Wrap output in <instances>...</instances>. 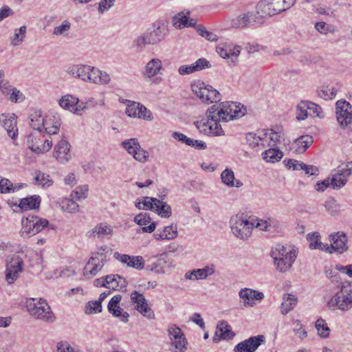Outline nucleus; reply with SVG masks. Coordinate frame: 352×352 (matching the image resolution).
Segmentation results:
<instances>
[{"label": "nucleus", "instance_id": "63", "mask_svg": "<svg viewBox=\"0 0 352 352\" xmlns=\"http://www.w3.org/2000/svg\"><path fill=\"white\" fill-rule=\"evenodd\" d=\"M286 162L285 165L287 168H292L294 170H298L302 168L303 162H300L298 160L289 159L287 161L285 160Z\"/></svg>", "mask_w": 352, "mask_h": 352}, {"label": "nucleus", "instance_id": "38", "mask_svg": "<svg viewBox=\"0 0 352 352\" xmlns=\"http://www.w3.org/2000/svg\"><path fill=\"white\" fill-rule=\"evenodd\" d=\"M23 187V185L13 184L8 179L0 176V193L14 192Z\"/></svg>", "mask_w": 352, "mask_h": 352}, {"label": "nucleus", "instance_id": "54", "mask_svg": "<svg viewBox=\"0 0 352 352\" xmlns=\"http://www.w3.org/2000/svg\"><path fill=\"white\" fill-rule=\"evenodd\" d=\"M186 344L187 341L185 336L172 340V345L175 347L173 350L175 352H184L186 349Z\"/></svg>", "mask_w": 352, "mask_h": 352}, {"label": "nucleus", "instance_id": "52", "mask_svg": "<svg viewBox=\"0 0 352 352\" xmlns=\"http://www.w3.org/2000/svg\"><path fill=\"white\" fill-rule=\"evenodd\" d=\"M34 179L39 185H41L43 187L50 186L53 184V181L50 179V175L41 171L36 173Z\"/></svg>", "mask_w": 352, "mask_h": 352}, {"label": "nucleus", "instance_id": "16", "mask_svg": "<svg viewBox=\"0 0 352 352\" xmlns=\"http://www.w3.org/2000/svg\"><path fill=\"white\" fill-rule=\"evenodd\" d=\"M131 301L135 304V309L140 312L144 317L148 320L155 318V314L147 303L142 294L137 291H133L131 294Z\"/></svg>", "mask_w": 352, "mask_h": 352}, {"label": "nucleus", "instance_id": "11", "mask_svg": "<svg viewBox=\"0 0 352 352\" xmlns=\"http://www.w3.org/2000/svg\"><path fill=\"white\" fill-rule=\"evenodd\" d=\"M105 262V254L102 252L94 254L84 268L83 275L87 278L96 276L102 269Z\"/></svg>", "mask_w": 352, "mask_h": 352}, {"label": "nucleus", "instance_id": "45", "mask_svg": "<svg viewBox=\"0 0 352 352\" xmlns=\"http://www.w3.org/2000/svg\"><path fill=\"white\" fill-rule=\"evenodd\" d=\"M74 199H65L61 202V208L63 210L73 213L78 211V204L75 201Z\"/></svg>", "mask_w": 352, "mask_h": 352}, {"label": "nucleus", "instance_id": "21", "mask_svg": "<svg viewBox=\"0 0 352 352\" xmlns=\"http://www.w3.org/2000/svg\"><path fill=\"white\" fill-rule=\"evenodd\" d=\"M113 256L129 267H133L138 270H141L144 267V260L141 256H130L115 252Z\"/></svg>", "mask_w": 352, "mask_h": 352}, {"label": "nucleus", "instance_id": "2", "mask_svg": "<svg viewBox=\"0 0 352 352\" xmlns=\"http://www.w3.org/2000/svg\"><path fill=\"white\" fill-rule=\"evenodd\" d=\"M298 252L294 246L276 244L272 247L271 257L277 271L285 273L290 270L297 257Z\"/></svg>", "mask_w": 352, "mask_h": 352}, {"label": "nucleus", "instance_id": "24", "mask_svg": "<svg viewBox=\"0 0 352 352\" xmlns=\"http://www.w3.org/2000/svg\"><path fill=\"white\" fill-rule=\"evenodd\" d=\"M210 62L206 58H201L190 65H184L180 66L178 69V73L182 76L188 75L204 69L210 68Z\"/></svg>", "mask_w": 352, "mask_h": 352}, {"label": "nucleus", "instance_id": "61", "mask_svg": "<svg viewBox=\"0 0 352 352\" xmlns=\"http://www.w3.org/2000/svg\"><path fill=\"white\" fill-rule=\"evenodd\" d=\"M168 336L171 340H173L174 339H179L181 337L184 336V333L182 332L181 329L173 325L170 327L168 330Z\"/></svg>", "mask_w": 352, "mask_h": 352}, {"label": "nucleus", "instance_id": "4", "mask_svg": "<svg viewBox=\"0 0 352 352\" xmlns=\"http://www.w3.org/2000/svg\"><path fill=\"white\" fill-rule=\"evenodd\" d=\"M327 306L331 309L349 310L352 307L351 283L345 281L342 283L340 289L329 299Z\"/></svg>", "mask_w": 352, "mask_h": 352}, {"label": "nucleus", "instance_id": "3", "mask_svg": "<svg viewBox=\"0 0 352 352\" xmlns=\"http://www.w3.org/2000/svg\"><path fill=\"white\" fill-rule=\"evenodd\" d=\"M246 109L241 103L224 102L215 104L209 108L210 113H214L219 121L228 122L243 117Z\"/></svg>", "mask_w": 352, "mask_h": 352}, {"label": "nucleus", "instance_id": "18", "mask_svg": "<svg viewBox=\"0 0 352 352\" xmlns=\"http://www.w3.org/2000/svg\"><path fill=\"white\" fill-rule=\"evenodd\" d=\"M245 140L248 146L255 152H260L268 145L267 133H248L245 135Z\"/></svg>", "mask_w": 352, "mask_h": 352}, {"label": "nucleus", "instance_id": "27", "mask_svg": "<svg viewBox=\"0 0 352 352\" xmlns=\"http://www.w3.org/2000/svg\"><path fill=\"white\" fill-rule=\"evenodd\" d=\"M79 100L78 98L72 95L67 94L62 96L59 100L58 104L60 107L64 109L69 110L72 112H78L79 110H83L85 106L81 107L78 105Z\"/></svg>", "mask_w": 352, "mask_h": 352}, {"label": "nucleus", "instance_id": "41", "mask_svg": "<svg viewBox=\"0 0 352 352\" xmlns=\"http://www.w3.org/2000/svg\"><path fill=\"white\" fill-rule=\"evenodd\" d=\"M297 303V298L293 294H288L287 297L283 298V301L280 306V313L283 315L287 314L292 310Z\"/></svg>", "mask_w": 352, "mask_h": 352}, {"label": "nucleus", "instance_id": "30", "mask_svg": "<svg viewBox=\"0 0 352 352\" xmlns=\"http://www.w3.org/2000/svg\"><path fill=\"white\" fill-rule=\"evenodd\" d=\"M190 12H181L173 18V25L177 28H182L184 27H194L197 21L194 19L188 18Z\"/></svg>", "mask_w": 352, "mask_h": 352}, {"label": "nucleus", "instance_id": "47", "mask_svg": "<svg viewBox=\"0 0 352 352\" xmlns=\"http://www.w3.org/2000/svg\"><path fill=\"white\" fill-rule=\"evenodd\" d=\"M316 328L318 332V335L322 338H328L330 329L325 322L324 320L320 318L316 322Z\"/></svg>", "mask_w": 352, "mask_h": 352}, {"label": "nucleus", "instance_id": "20", "mask_svg": "<svg viewBox=\"0 0 352 352\" xmlns=\"http://www.w3.org/2000/svg\"><path fill=\"white\" fill-rule=\"evenodd\" d=\"M259 22L258 16L252 12L242 13L233 18L231 21V27L233 28H245Z\"/></svg>", "mask_w": 352, "mask_h": 352}, {"label": "nucleus", "instance_id": "23", "mask_svg": "<svg viewBox=\"0 0 352 352\" xmlns=\"http://www.w3.org/2000/svg\"><path fill=\"white\" fill-rule=\"evenodd\" d=\"M54 157L60 163L67 162L71 158L70 145L65 140H61L55 146Z\"/></svg>", "mask_w": 352, "mask_h": 352}, {"label": "nucleus", "instance_id": "64", "mask_svg": "<svg viewBox=\"0 0 352 352\" xmlns=\"http://www.w3.org/2000/svg\"><path fill=\"white\" fill-rule=\"evenodd\" d=\"M309 116L318 117L321 113V107L317 104L310 102L309 105Z\"/></svg>", "mask_w": 352, "mask_h": 352}, {"label": "nucleus", "instance_id": "53", "mask_svg": "<svg viewBox=\"0 0 352 352\" xmlns=\"http://www.w3.org/2000/svg\"><path fill=\"white\" fill-rule=\"evenodd\" d=\"M101 311V302L98 300L89 301L85 306V313L87 314L100 313Z\"/></svg>", "mask_w": 352, "mask_h": 352}, {"label": "nucleus", "instance_id": "44", "mask_svg": "<svg viewBox=\"0 0 352 352\" xmlns=\"http://www.w3.org/2000/svg\"><path fill=\"white\" fill-rule=\"evenodd\" d=\"M26 32V26L23 25L19 29L15 30L14 36L11 38V44L14 46L21 45L25 38Z\"/></svg>", "mask_w": 352, "mask_h": 352}, {"label": "nucleus", "instance_id": "46", "mask_svg": "<svg viewBox=\"0 0 352 352\" xmlns=\"http://www.w3.org/2000/svg\"><path fill=\"white\" fill-rule=\"evenodd\" d=\"M331 186L333 189H340L344 186L347 182V179L341 176L338 173L333 175L332 178L330 179Z\"/></svg>", "mask_w": 352, "mask_h": 352}, {"label": "nucleus", "instance_id": "33", "mask_svg": "<svg viewBox=\"0 0 352 352\" xmlns=\"http://www.w3.org/2000/svg\"><path fill=\"white\" fill-rule=\"evenodd\" d=\"M41 198L38 195H32L20 200L19 207L21 210L38 209L40 206Z\"/></svg>", "mask_w": 352, "mask_h": 352}, {"label": "nucleus", "instance_id": "8", "mask_svg": "<svg viewBox=\"0 0 352 352\" xmlns=\"http://www.w3.org/2000/svg\"><path fill=\"white\" fill-rule=\"evenodd\" d=\"M192 92L203 102L207 104H217L221 100L220 93L210 85H206L201 80H197L191 84Z\"/></svg>", "mask_w": 352, "mask_h": 352}, {"label": "nucleus", "instance_id": "12", "mask_svg": "<svg viewBox=\"0 0 352 352\" xmlns=\"http://www.w3.org/2000/svg\"><path fill=\"white\" fill-rule=\"evenodd\" d=\"M336 104L337 120L345 129L352 123V106L346 100H338Z\"/></svg>", "mask_w": 352, "mask_h": 352}, {"label": "nucleus", "instance_id": "51", "mask_svg": "<svg viewBox=\"0 0 352 352\" xmlns=\"http://www.w3.org/2000/svg\"><path fill=\"white\" fill-rule=\"evenodd\" d=\"M336 171L341 176L347 179V177L352 174V161L346 163H342L337 167Z\"/></svg>", "mask_w": 352, "mask_h": 352}, {"label": "nucleus", "instance_id": "31", "mask_svg": "<svg viewBox=\"0 0 352 352\" xmlns=\"http://www.w3.org/2000/svg\"><path fill=\"white\" fill-rule=\"evenodd\" d=\"M234 333L232 331L231 327L226 321H221L217 326L215 335L213 340H216V337H219L218 340L232 338Z\"/></svg>", "mask_w": 352, "mask_h": 352}, {"label": "nucleus", "instance_id": "59", "mask_svg": "<svg viewBox=\"0 0 352 352\" xmlns=\"http://www.w3.org/2000/svg\"><path fill=\"white\" fill-rule=\"evenodd\" d=\"M197 32L202 37L206 38L210 41H214L217 40V36L212 32L208 31L204 27H199Z\"/></svg>", "mask_w": 352, "mask_h": 352}, {"label": "nucleus", "instance_id": "1", "mask_svg": "<svg viewBox=\"0 0 352 352\" xmlns=\"http://www.w3.org/2000/svg\"><path fill=\"white\" fill-rule=\"evenodd\" d=\"M66 72L70 76L85 82L104 85L111 82V77L107 72L86 64L72 65L67 67Z\"/></svg>", "mask_w": 352, "mask_h": 352}, {"label": "nucleus", "instance_id": "32", "mask_svg": "<svg viewBox=\"0 0 352 352\" xmlns=\"http://www.w3.org/2000/svg\"><path fill=\"white\" fill-rule=\"evenodd\" d=\"M307 239L309 243V246L310 249H318L328 253L329 245L320 241V234L318 232L309 233L307 235Z\"/></svg>", "mask_w": 352, "mask_h": 352}, {"label": "nucleus", "instance_id": "37", "mask_svg": "<svg viewBox=\"0 0 352 352\" xmlns=\"http://www.w3.org/2000/svg\"><path fill=\"white\" fill-rule=\"evenodd\" d=\"M296 144V152L298 153H303L313 144L314 139L311 135H305L298 138L294 141Z\"/></svg>", "mask_w": 352, "mask_h": 352}, {"label": "nucleus", "instance_id": "39", "mask_svg": "<svg viewBox=\"0 0 352 352\" xmlns=\"http://www.w3.org/2000/svg\"><path fill=\"white\" fill-rule=\"evenodd\" d=\"M152 201L157 203L155 204L154 211L157 213L158 215L163 218H168L171 216V207L166 202L161 201L158 199H155Z\"/></svg>", "mask_w": 352, "mask_h": 352}, {"label": "nucleus", "instance_id": "19", "mask_svg": "<svg viewBox=\"0 0 352 352\" xmlns=\"http://www.w3.org/2000/svg\"><path fill=\"white\" fill-rule=\"evenodd\" d=\"M145 34L148 38V45H155L164 39L166 27L162 22L157 21L147 29Z\"/></svg>", "mask_w": 352, "mask_h": 352}, {"label": "nucleus", "instance_id": "26", "mask_svg": "<svg viewBox=\"0 0 352 352\" xmlns=\"http://www.w3.org/2000/svg\"><path fill=\"white\" fill-rule=\"evenodd\" d=\"M241 51L240 45H226L225 47H218L217 52L223 58H231V62L234 65L238 60V56Z\"/></svg>", "mask_w": 352, "mask_h": 352}, {"label": "nucleus", "instance_id": "6", "mask_svg": "<svg viewBox=\"0 0 352 352\" xmlns=\"http://www.w3.org/2000/svg\"><path fill=\"white\" fill-rule=\"evenodd\" d=\"M29 313L34 318L45 322H52L54 315L45 300L30 298L26 302Z\"/></svg>", "mask_w": 352, "mask_h": 352}, {"label": "nucleus", "instance_id": "25", "mask_svg": "<svg viewBox=\"0 0 352 352\" xmlns=\"http://www.w3.org/2000/svg\"><path fill=\"white\" fill-rule=\"evenodd\" d=\"M0 122L6 130L8 135L14 139L17 135L16 117L14 114L0 115Z\"/></svg>", "mask_w": 352, "mask_h": 352}, {"label": "nucleus", "instance_id": "40", "mask_svg": "<svg viewBox=\"0 0 352 352\" xmlns=\"http://www.w3.org/2000/svg\"><path fill=\"white\" fill-rule=\"evenodd\" d=\"M263 159L267 162L274 163L283 157V153L276 148H271L262 152Z\"/></svg>", "mask_w": 352, "mask_h": 352}, {"label": "nucleus", "instance_id": "42", "mask_svg": "<svg viewBox=\"0 0 352 352\" xmlns=\"http://www.w3.org/2000/svg\"><path fill=\"white\" fill-rule=\"evenodd\" d=\"M309 101H301L297 105L296 119L304 120L309 117Z\"/></svg>", "mask_w": 352, "mask_h": 352}, {"label": "nucleus", "instance_id": "49", "mask_svg": "<svg viewBox=\"0 0 352 352\" xmlns=\"http://www.w3.org/2000/svg\"><path fill=\"white\" fill-rule=\"evenodd\" d=\"M111 232L112 229L111 226L104 223H100L93 229V234L94 236L98 235V236H104L105 235L111 234Z\"/></svg>", "mask_w": 352, "mask_h": 352}, {"label": "nucleus", "instance_id": "10", "mask_svg": "<svg viewBox=\"0 0 352 352\" xmlns=\"http://www.w3.org/2000/svg\"><path fill=\"white\" fill-rule=\"evenodd\" d=\"M21 225L22 234H25L26 236H30L36 234L47 227L49 221L38 216L29 215L22 218Z\"/></svg>", "mask_w": 352, "mask_h": 352}, {"label": "nucleus", "instance_id": "34", "mask_svg": "<svg viewBox=\"0 0 352 352\" xmlns=\"http://www.w3.org/2000/svg\"><path fill=\"white\" fill-rule=\"evenodd\" d=\"M177 236V228L173 225L164 228L162 231L157 230L153 234L156 240H172Z\"/></svg>", "mask_w": 352, "mask_h": 352}, {"label": "nucleus", "instance_id": "29", "mask_svg": "<svg viewBox=\"0 0 352 352\" xmlns=\"http://www.w3.org/2000/svg\"><path fill=\"white\" fill-rule=\"evenodd\" d=\"M162 62L160 58H152L145 65L143 76L151 78L160 74Z\"/></svg>", "mask_w": 352, "mask_h": 352}, {"label": "nucleus", "instance_id": "56", "mask_svg": "<svg viewBox=\"0 0 352 352\" xmlns=\"http://www.w3.org/2000/svg\"><path fill=\"white\" fill-rule=\"evenodd\" d=\"M293 324L294 326L293 331L298 335L300 339L302 340L307 336V332L305 329H303L302 324H301L300 320H294Z\"/></svg>", "mask_w": 352, "mask_h": 352}, {"label": "nucleus", "instance_id": "43", "mask_svg": "<svg viewBox=\"0 0 352 352\" xmlns=\"http://www.w3.org/2000/svg\"><path fill=\"white\" fill-rule=\"evenodd\" d=\"M88 190V186L86 184L79 186L71 192L70 197L77 201L86 199L87 197Z\"/></svg>", "mask_w": 352, "mask_h": 352}, {"label": "nucleus", "instance_id": "15", "mask_svg": "<svg viewBox=\"0 0 352 352\" xmlns=\"http://www.w3.org/2000/svg\"><path fill=\"white\" fill-rule=\"evenodd\" d=\"M123 147L131 155L133 158L142 163H144L148 158V153L140 145L137 139L126 140L122 143Z\"/></svg>", "mask_w": 352, "mask_h": 352}, {"label": "nucleus", "instance_id": "60", "mask_svg": "<svg viewBox=\"0 0 352 352\" xmlns=\"http://www.w3.org/2000/svg\"><path fill=\"white\" fill-rule=\"evenodd\" d=\"M134 221L140 226L146 225L151 221L149 214L141 212L134 217Z\"/></svg>", "mask_w": 352, "mask_h": 352}, {"label": "nucleus", "instance_id": "14", "mask_svg": "<svg viewBox=\"0 0 352 352\" xmlns=\"http://www.w3.org/2000/svg\"><path fill=\"white\" fill-rule=\"evenodd\" d=\"M23 266V260L18 255L14 254L10 257L6 264V280L8 284H12L18 279Z\"/></svg>", "mask_w": 352, "mask_h": 352}, {"label": "nucleus", "instance_id": "48", "mask_svg": "<svg viewBox=\"0 0 352 352\" xmlns=\"http://www.w3.org/2000/svg\"><path fill=\"white\" fill-rule=\"evenodd\" d=\"M324 207L331 215L340 214V206L333 198H329L325 201Z\"/></svg>", "mask_w": 352, "mask_h": 352}, {"label": "nucleus", "instance_id": "7", "mask_svg": "<svg viewBox=\"0 0 352 352\" xmlns=\"http://www.w3.org/2000/svg\"><path fill=\"white\" fill-rule=\"evenodd\" d=\"M229 223L232 234L243 241H246L251 236L254 227V223L240 214L232 216Z\"/></svg>", "mask_w": 352, "mask_h": 352}, {"label": "nucleus", "instance_id": "50", "mask_svg": "<svg viewBox=\"0 0 352 352\" xmlns=\"http://www.w3.org/2000/svg\"><path fill=\"white\" fill-rule=\"evenodd\" d=\"M140 103L129 101L126 109V113L129 117L138 118H140Z\"/></svg>", "mask_w": 352, "mask_h": 352}, {"label": "nucleus", "instance_id": "58", "mask_svg": "<svg viewBox=\"0 0 352 352\" xmlns=\"http://www.w3.org/2000/svg\"><path fill=\"white\" fill-rule=\"evenodd\" d=\"M146 45H148V38L145 34L138 36L133 41V45L138 51H142Z\"/></svg>", "mask_w": 352, "mask_h": 352}, {"label": "nucleus", "instance_id": "36", "mask_svg": "<svg viewBox=\"0 0 352 352\" xmlns=\"http://www.w3.org/2000/svg\"><path fill=\"white\" fill-rule=\"evenodd\" d=\"M221 179L222 182L229 187L240 188L243 186L241 181H234V172L230 168H226L221 173Z\"/></svg>", "mask_w": 352, "mask_h": 352}, {"label": "nucleus", "instance_id": "22", "mask_svg": "<svg viewBox=\"0 0 352 352\" xmlns=\"http://www.w3.org/2000/svg\"><path fill=\"white\" fill-rule=\"evenodd\" d=\"M239 296L242 299L244 306L251 307L256 305L255 300H261L264 298L262 292L250 288L241 289Z\"/></svg>", "mask_w": 352, "mask_h": 352}, {"label": "nucleus", "instance_id": "13", "mask_svg": "<svg viewBox=\"0 0 352 352\" xmlns=\"http://www.w3.org/2000/svg\"><path fill=\"white\" fill-rule=\"evenodd\" d=\"M329 239L332 243L329 245L328 253L332 254L336 252L343 254L349 250L348 237L345 232L339 231L331 233L329 235Z\"/></svg>", "mask_w": 352, "mask_h": 352}, {"label": "nucleus", "instance_id": "9", "mask_svg": "<svg viewBox=\"0 0 352 352\" xmlns=\"http://www.w3.org/2000/svg\"><path fill=\"white\" fill-rule=\"evenodd\" d=\"M206 119L197 121L195 124L197 129L202 133L207 135L220 136L224 135V131L219 124L217 116L209 113V108L206 111Z\"/></svg>", "mask_w": 352, "mask_h": 352}, {"label": "nucleus", "instance_id": "62", "mask_svg": "<svg viewBox=\"0 0 352 352\" xmlns=\"http://www.w3.org/2000/svg\"><path fill=\"white\" fill-rule=\"evenodd\" d=\"M156 198L149 197H143L142 198L143 205L142 210H150L154 211L155 204L157 203L155 201H153L152 200H154Z\"/></svg>", "mask_w": 352, "mask_h": 352}, {"label": "nucleus", "instance_id": "5", "mask_svg": "<svg viewBox=\"0 0 352 352\" xmlns=\"http://www.w3.org/2000/svg\"><path fill=\"white\" fill-rule=\"evenodd\" d=\"M53 124L50 126L47 120H45L41 111H34L30 116V125L39 132L44 131L47 134L54 135L59 131L60 118L58 114L53 116Z\"/></svg>", "mask_w": 352, "mask_h": 352}, {"label": "nucleus", "instance_id": "57", "mask_svg": "<svg viewBox=\"0 0 352 352\" xmlns=\"http://www.w3.org/2000/svg\"><path fill=\"white\" fill-rule=\"evenodd\" d=\"M109 311L115 317L120 318V320L123 322H127L129 320V314L124 311L122 312V309L118 306L116 309H108Z\"/></svg>", "mask_w": 352, "mask_h": 352}, {"label": "nucleus", "instance_id": "17", "mask_svg": "<svg viewBox=\"0 0 352 352\" xmlns=\"http://www.w3.org/2000/svg\"><path fill=\"white\" fill-rule=\"evenodd\" d=\"M264 342L265 337L263 335L251 336L238 343L233 351L234 352H255Z\"/></svg>", "mask_w": 352, "mask_h": 352}, {"label": "nucleus", "instance_id": "35", "mask_svg": "<svg viewBox=\"0 0 352 352\" xmlns=\"http://www.w3.org/2000/svg\"><path fill=\"white\" fill-rule=\"evenodd\" d=\"M261 17L271 16L276 14L270 0H262L256 6V14Z\"/></svg>", "mask_w": 352, "mask_h": 352}, {"label": "nucleus", "instance_id": "55", "mask_svg": "<svg viewBox=\"0 0 352 352\" xmlns=\"http://www.w3.org/2000/svg\"><path fill=\"white\" fill-rule=\"evenodd\" d=\"M70 28L71 23L69 21H65L60 25L54 28L53 34L56 36H65L67 34Z\"/></svg>", "mask_w": 352, "mask_h": 352}, {"label": "nucleus", "instance_id": "28", "mask_svg": "<svg viewBox=\"0 0 352 352\" xmlns=\"http://www.w3.org/2000/svg\"><path fill=\"white\" fill-rule=\"evenodd\" d=\"M36 141L37 140L32 134L27 136L26 142L28 148L37 154L46 153L49 151L52 146V140L51 138L45 140L41 146H36Z\"/></svg>", "mask_w": 352, "mask_h": 352}]
</instances>
